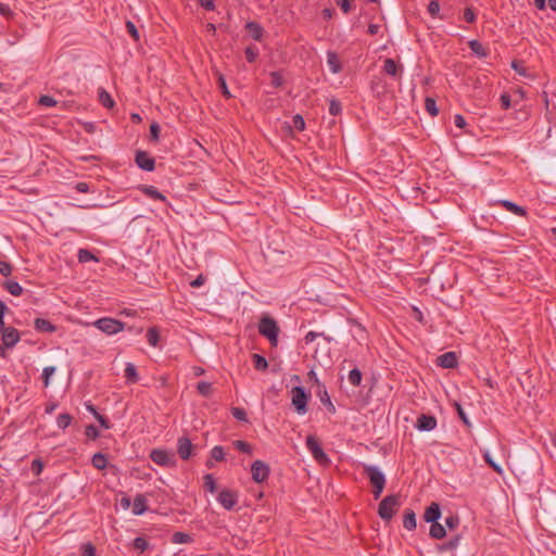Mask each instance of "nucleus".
Masks as SVG:
<instances>
[{"label":"nucleus","mask_w":556,"mask_h":556,"mask_svg":"<svg viewBox=\"0 0 556 556\" xmlns=\"http://www.w3.org/2000/svg\"><path fill=\"white\" fill-rule=\"evenodd\" d=\"M362 468L374 488L372 494L375 500H378L381 496L383 489L386 486L384 473L375 465L362 464Z\"/></svg>","instance_id":"f257e3e1"},{"label":"nucleus","mask_w":556,"mask_h":556,"mask_svg":"<svg viewBox=\"0 0 556 556\" xmlns=\"http://www.w3.org/2000/svg\"><path fill=\"white\" fill-rule=\"evenodd\" d=\"M258 332L261 336L265 337L273 346L278 344L280 329L273 317L265 315L260 319Z\"/></svg>","instance_id":"f03ea898"},{"label":"nucleus","mask_w":556,"mask_h":556,"mask_svg":"<svg viewBox=\"0 0 556 556\" xmlns=\"http://www.w3.org/2000/svg\"><path fill=\"white\" fill-rule=\"evenodd\" d=\"M400 496L396 494H391L386 496L380 503L378 507V515L384 521H390L397 508L400 507Z\"/></svg>","instance_id":"7ed1b4c3"},{"label":"nucleus","mask_w":556,"mask_h":556,"mask_svg":"<svg viewBox=\"0 0 556 556\" xmlns=\"http://www.w3.org/2000/svg\"><path fill=\"white\" fill-rule=\"evenodd\" d=\"M292 393V405L294 406L299 415H304L307 412V402L309 394L306 393L303 387L296 386L291 390Z\"/></svg>","instance_id":"20e7f679"},{"label":"nucleus","mask_w":556,"mask_h":556,"mask_svg":"<svg viewBox=\"0 0 556 556\" xmlns=\"http://www.w3.org/2000/svg\"><path fill=\"white\" fill-rule=\"evenodd\" d=\"M93 326L106 334H115L122 331L125 324L111 317H102L93 323Z\"/></svg>","instance_id":"39448f33"},{"label":"nucleus","mask_w":556,"mask_h":556,"mask_svg":"<svg viewBox=\"0 0 556 556\" xmlns=\"http://www.w3.org/2000/svg\"><path fill=\"white\" fill-rule=\"evenodd\" d=\"M306 447L312 453L314 459L321 465H328L330 463V458L324 452L320 446L317 438L313 434L307 435L306 438Z\"/></svg>","instance_id":"423d86ee"},{"label":"nucleus","mask_w":556,"mask_h":556,"mask_svg":"<svg viewBox=\"0 0 556 556\" xmlns=\"http://www.w3.org/2000/svg\"><path fill=\"white\" fill-rule=\"evenodd\" d=\"M150 458L155 464L163 467H175L176 466V457L175 454L168 452L166 450L154 448L150 452Z\"/></svg>","instance_id":"0eeeda50"},{"label":"nucleus","mask_w":556,"mask_h":556,"mask_svg":"<svg viewBox=\"0 0 556 556\" xmlns=\"http://www.w3.org/2000/svg\"><path fill=\"white\" fill-rule=\"evenodd\" d=\"M217 502L226 510H232L238 504V492L229 489H223L217 496Z\"/></svg>","instance_id":"6e6552de"},{"label":"nucleus","mask_w":556,"mask_h":556,"mask_svg":"<svg viewBox=\"0 0 556 556\" xmlns=\"http://www.w3.org/2000/svg\"><path fill=\"white\" fill-rule=\"evenodd\" d=\"M269 472H270V470L266 463H264L262 460L253 462V464L251 466V473H252V479L256 483H262L265 480H267L269 477Z\"/></svg>","instance_id":"1a4fd4ad"},{"label":"nucleus","mask_w":556,"mask_h":556,"mask_svg":"<svg viewBox=\"0 0 556 556\" xmlns=\"http://www.w3.org/2000/svg\"><path fill=\"white\" fill-rule=\"evenodd\" d=\"M137 166L143 170L152 172L155 168V160L148 152L138 150L135 155Z\"/></svg>","instance_id":"9d476101"},{"label":"nucleus","mask_w":556,"mask_h":556,"mask_svg":"<svg viewBox=\"0 0 556 556\" xmlns=\"http://www.w3.org/2000/svg\"><path fill=\"white\" fill-rule=\"evenodd\" d=\"M20 339V331L11 326H9L8 329L1 334L2 344L7 349L14 348L18 343Z\"/></svg>","instance_id":"9b49d317"},{"label":"nucleus","mask_w":556,"mask_h":556,"mask_svg":"<svg viewBox=\"0 0 556 556\" xmlns=\"http://www.w3.org/2000/svg\"><path fill=\"white\" fill-rule=\"evenodd\" d=\"M435 364L442 368L453 369L458 365L457 354L455 352H446L438 356Z\"/></svg>","instance_id":"f8f14e48"},{"label":"nucleus","mask_w":556,"mask_h":556,"mask_svg":"<svg viewBox=\"0 0 556 556\" xmlns=\"http://www.w3.org/2000/svg\"><path fill=\"white\" fill-rule=\"evenodd\" d=\"M193 445L189 438L181 437L177 440V453L179 457L187 460L192 455Z\"/></svg>","instance_id":"ddd939ff"},{"label":"nucleus","mask_w":556,"mask_h":556,"mask_svg":"<svg viewBox=\"0 0 556 556\" xmlns=\"http://www.w3.org/2000/svg\"><path fill=\"white\" fill-rule=\"evenodd\" d=\"M437 425V418L432 415L426 414H421L416 421V428L419 431H431L435 429Z\"/></svg>","instance_id":"4468645a"},{"label":"nucleus","mask_w":556,"mask_h":556,"mask_svg":"<svg viewBox=\"0 0 556 556\" xmlns=\"http://www.w3.org/2000/svg\"><path fill=\"white\" fill-rule=\"evenodd\" d=\"M441 517L440 505L435 502L431 503L425 510L424 519L426 522L434 523Z\"/></svg>","instance_id":"2eb2a0df"},{"label":"nucleus","mask_w":556,"mask_h":556,"mask_svg":"<svg viewBox=\"0 0 556 556\" xmlns=\"http://www.w3.org/2000/svg\"><path fill=\"white\" fill-rule=\"evenodd\" d=\"M147 498L143 494H137L132 502V514L140 516L147 511Z\"/></svg>","instance_id":"dca6fc26"},{"label":"nucleus","mask_w":556,"mask_h":556,"mask_svg":"<svg viewBox=\"0 0 556 556\" xmlns=\"http://www.w3.org/2000/svg\"><path fill=\"white\" fill-rule=\"evenodd\" d=\"M138 189L146 194L147 197L153 199V200H160L165 202L166 197L161 193L154 186H148V185H140Z\"/></svg>","instance_id":"f3484780"},{"label":"nucleus","mask_w":556,"mask_h":556,"mask_svg":"<svg viewBox=\"0 0 556 556\" xmlns=\"http://www.w3.org/2000/svg\"><path fill=\"white\" fill-rule=\"evenodd\" d=\"M383 71L386 74L393 76V77H400L403 74V67L396 65L395 61L393 59H386L383 64Z\"/></svg>","instance_id":"a211bd4d"},{"label":"nucleus","mask_w":556,"mask_h":556,"mask_svg":"<svg viewBox=\"0 0 556 556\" xmlns=\"http://www.w3.org/2000/svg\"><path fill=\"white\" fill-rule=\"evenodd\" d=\"M317 395L321 402L323 405H325L330 414L336 413V407L331 402V399L326 390L325 386H319V389L317 391Z\"/></svg>","instance_id":"6ab92c4d"},{"label":"nucleus","mask_w":556,"mask_h":556,"mask_svg":"<svg viewBox=\"0 0 556 556\" xmlns=\"http://www.w3.org/2000/svg\"><path fill=\"white\" fill-rule=\"evenodd\" d=\"M498 204L517 216H526L527 210L509 200H501Z\"/></svg>","instance_id":"aec40b11"},{"label":"nucleus","mask_w":556,"mask_h":556,"mask_svg":"<svg viewBox=\"0 0 556 556\" xmlns=\"http://www.w3.org/2000/svg\"><path fill=\"white\" fill-rule=\"evenodd\" d=\"M34 327L38 332L52 333L56 330V327L45 318H36L34 321Z\"/></svg>","instance_id":"412c9836"},{"label":"nucleus","mask_w":556,"mask_h":556,"mask_svg":"<svg viewBox=\"0 0 556 556\" xmlns=\"http://www.w3.org/2000/svg\"><path fill=\"white\" fill-rule=\"evenodd\" d=\"M245 29L254 40L260 41L262 39L264 29L261 24L256 22H248L245 24Z\"/></svg>","instance_id":"4be33fe9"},{"label":"nucleus","mask_w":556,"mask_h":556,"mask_svg":"<svg viewBox=\"0 0 556 556\" xmlns=\"http://www.w3.org/2000/svg\"><path fill=\"white\" fill-rule=\"evenodd\" d=\"M327 63H328L330 71L333 74H338L341 72L342 65H341L338 54L334 51L327 52Z\"/></svg>","instance_id":"5701e85b"},{"label":"nucleus","mask_w":556,"mask_h":556,"mask_svg":"<svg viewBox=\"0 0 556 556\" xmlns=\"http://www.w3.org/2000/svg\"><path fill=\"white\" fill-rule=\"evenodd\" d=\"M460 535H455L452 539H450L447 542H444L442 544H439L437 546L438 552L444 553V552H453L457 548L459 545Z\"/></svg>","instance_id":"b1692460"},{"label":"nucleus","mask_w":556,"mask_h":556,"mask_svg":"<svg viewBox=\"0 0 556 556\" xmlns=\"http://www.w3.org/2000/svg\"><path fill=\"white\" fill-rule=\"evenodd\" d=\"M125 378H126V383H128V384H134V383L138 382L139 375L137 372L136 366L132 363H126Z\"/></svg>","instance_id":"393cba45"},{"label":"nucleus","mask_w":556,"mask_h":556,"mask_svg":"<svg viewBox=\"0 0 556 556\" xmlns=\"http://www.w3.org/2000/svg\"><path fill=\"white\" fill-rule=\"evenodd\" d=\"M468 46L470 50L479 58H486L489 55V50L483 47V45L477 39L470 40Z\"/></svg>","instance_id":"a878e982"},{"label":"nucleus","mask_w":556,"mask_h":556,"mask_svg":"<svg viewBox=\"0 0 556 556\" xmlns=\"http://www.w3.org/2000/svg\"><path fill=\"white\" fill-rule=\"evenodd\" d=\"M403 526L405 529L413 531L416 529V515L413 509H406L403 518Z\"/></svg>","instance_id":"bb28decb"},{"label":"nucleus","mask_w":556,"mask_h":556,"mask_svg":"<svg viewBox=\"0 0 556 556\" xmlns=\"http://www.w3.org/2000/svg\"><path fill=\"white\" fill-rule=\"evenodd\" d=\"M429 535L432 539L441 540L446 535L445 527L438 521L434 523H431Z\"/></svg>","instance_id":"cd10ccee"},{"label":"nucleus","mask_w":556,"mask_h":556,"mask_svg":"<svg viewBox=\"0 0 556 556\" xmlns=\"http://www.w3.org/2000/svg\"><path fill=\"white\" fill-rule=\"evenodd\" d=\"M4 289L14 296H20L23 293L22 286L15 280H5L3 282Z\"/></svg>","instance_id":"c85d7f7f"},{"label":"nucleus","mask_w":556,"mask_h":556,"mask_svg":"<svg viewBox=\"0 0 556 556\" xmlns=\"http://www.w3.org/2000/svg\"><path fill=\"white\" fill-rule=\"evenodd\" d=\"M91 464L94 468L103 470L108 466V458L103 453L98 452L92 456Z\"/></svg>","instance_id":"c756f323"},{"label":"nucleus","mask_w":556,"mask_h":556,"mask_svg":"<svg viewBox=\"0 0 556 556\" xmlns=\"http://www.w3.org/2000/svg\"><path fill=\"white\" fill-rule=\"evenodd\" d=\"M174 544H189L193 541L192 536L185 532H175L170 539Z\"/></svg>","instance_id":"7c9ffc66"},{"label":"nucleus","mask_w":556,"mask_h":556,"mask_svg":"<svg viewBox=\"0 0 556 556\" xmlns=\"http://www.w3.org/2000/svg\"><path fill=\"white\" fill-rule=\"evenodd\" d=\"M99 101L104 108H108V109H111L114 105V101H113L111 94L103 88L99 89Z\"/></svg>","instance_id":"2f4dec72"},{"label":"nucleus","mask_w":556,"mask_h":556,"mask_svg":"<svg viewBox=\"0 0 556 556\" xmlns=\"http://www.w3.org/2000/svg\"><path fill=\"white\" fill-rule=\"evenodd\" d=\"M252 361H253V365H254L256 370L264 371L268 367L267 359L264 356L260 355V354H253L252 355Z\"/></svg>","instance_id":"473e14b6"},{"label":"nucleus","mask_w":556,"mask_h":556,"mask_svg":"<svg viewBox=\"0 0 556 556\" xmlns=\"http://www.w3.org/2000/svg\"><path fill=\"white\" fill-rule=\"evenodd\" d=\"M73 417L67 414H60L56 418V425L60 429H66L72 424Z\"/></svg>","instance_id":"72a5a7b5"},{"label":"nucleus","mask_w":556,"mask_h":556,"mask_svg":"<svg viewBox=\"0 0 556 556\" xmlns=\"http://www.w3.org/2000/svg\"><path fill=\"white\" fill-rule=\"evenodd\" d=\"M348 379H349V382L352 386L358 387L361 384V382H362V372H361V370L357 369V368H354V369L350 370Z\"/></svg>","instance_id":"f704fd0d"},{"label":"nucleus","mask_w":556,"mask_h":556,"mask_svg":"<svg viewBox=\"0 0 556 556\" xmlns=\"http://www.w3.org/2000/svg\"><path fill=\"white\" fill-rule=\"evenodd\" d=\"M425 108H426V111L431 115V116H437L438 113H439V110H438V106H437V102L433 98H426L425 100Z\"/></svg>","instance_id":"c9c22d12"},{"label":"nucleus","mask_w":556,"mask_h":556,"mask_svg":"<svg viewBox=\"0 0 556 556\" xmlns=\"http://www.w3.org/2000/svg\"><path fill=\"white\" fill-rule=\"evenodd\" d=\"M80 263H87L89 261H98V258L87 249H80L77 254Z\"/></svg>","instance_id":"e433bc0d"},{"label":"nucleus","mask_w":556,"mask_h":556,"mask_svg":"<svg viewBox=\"0 0 556 556\" xmlns=\"http://www.w3.org/2000/svg\"><path fill=\"white\" fill-rule=\"evenodd\" d=\"M148 343L152 346H156L160 340V333L155 328H149L147 331Z\"/></svg>","instance_id":"4c0bfd02"},{"label":"nucleus","mask_w":556,"mask_h":556,"mask_svg":"<svg viewBox=\"0 0 556 556\" xmlns=\"http://www.w3.org/2000/svg\"><path fill=\"white\" fill-rule=\"evenodd\" d=\"M204 489L211 493H214L217 489L216 481L213 477V475L207 473L204 476Z\"/></svg>","instance_id":"58836bf2"},{"label":"nucleus","mask_w":556,"mask_h":556,"mask_svg":"<svg viewBox=\"0 0 556 556\" xmlns=\"http://www.w3.org/2000/svg\"><path fill=\"white\" fill-rule=\"evenodd\" d=\"M245 59L249 63L255 62L258 56V49L254 46H249L244 50Z\"/></svg>","instance_id":"ea45409f"},{"label":"nucleus","mask_w":556,"mask_h":556,"mask_svg":"<svg viewBox=\"0 0 556 556\" xmlns=\"http://www.w3.org/2000/svg\"><path fill=\"white\" fill-rule=\"evenodd\" d=\"M149 546V542L142 536H138L132 541V547L140 552L147 551Z\"/></svg>","instance_id":"a19ab883"},{"label":"nucleus","mask_w":556,"mask_h":556,"mask_svg":"<svg viewBox=\"0 0 556 556\" xmlns=\"http://www.w3.org/2000/svg\"><path fill=\"white\" fill-rule=\"evenodd\" d=\"M198 392L203 396H210L212 393V384L206 381H200L197 384Z\"/></svg>","instance_id":"79ce46f5"},{"label":"nucleus","mask_w":556,"mask_h":556,"mask_svg":"<svg viewBox=\"0 0 556 556\" xmlns=\"http://www.w3.org/2000/svg\"><path fill=\"white\" fill-rule=\"evenodd\" d=\"M292 127L298 131H303L305 129V121L300 114H295L292 117Z\"/></svg>","instance_id":"37998d69"},{"label":"nucleus","mask_w":556,"mask_h":556,"mask_svg":"<svg viewBox=\"0 0 556 556\" xmlns=\"http://www.w3.org/2000/svg\"><path fill=\"white\" fill-rule=\"evenodd\" d=\"M217 81H218V87H219L223 96L227 99L231 98V93L227 87L226 79H225L224 75L219 74Z\"/></svg>","instance_id":"c03bdc74"},{"label":"nucleus","mask_w":556,"mask_h":556,"mask_svg":"<svg viewBox=\"0 0 556 556\" xmlns=\"http://www.w3.org/2000/svg\"><path fill=\"white\" fill-rule=\"evenodd\" d=\"M233 445L241 453H245V454H251L252 453L251 445L248 442H245V441L237 440V441L233 442Z\"/></svg>","instance_id":"a18cd8bd"},{"label":"nucleus","mask_w":556,"mask_h":556,"mask_svg":"<svg viewBox=\"0 0 556 556\" xmlns=\"http://www.w3.org/2000/svg\"><path fill=\"white\" fill-rule=\"evenodd\" d=\"M483 458H484L485 463H486V464H488V465H489V466H490V467H491L495 472H497V473H500V475L503 472L502 467L491 458V455H490V453H489V452H484V454H483Z\"/></svg>","instance_id":"49530a36"},{"label":"nucleus","mask_w":556,"mask_h":556,"mask_svg":"<svg viewBox=\"0 0 556 556\" xmlns=\"http://www.w3.org/2000/svg\"><path fill=\"white\" fill-rule=\"evenodd\" d=\"M80 551L83 556H96L97 554L94 545L90 542L84 543L80 547Z\"/></svg>","instance_id":"de8ad7c7"},{"label":"nucleus","mask_w":556,"mask_h":556,"mask_svg":"<svg viewBox=\"0 0 556 556\" xmlns=\"http://www.w3.org/2000/svg\"><path fill=\"white\" fill-rule=\"evenodd\" d=\"M54 372H55V367L54 366H47V367L43 368V370H42V380H43L45 387L49 386L50 378H51V376Z\"/></svg>","instance_id":"09e8293b"},{"label":"nucleus","mask_w":556,"mask_h":556,"mask_svg":"<svg viewBox=\"0 0 556 556\" xmlns=\"http://www.w3.org/2000/svg\"><path fill=\"white\" fill-rule=\"evenodd\" d=\"M341 103L336 99H331L329 102V113L333 116H338L341 113Z\"/></svg>","instance_id":"8fccbe9b"},{"label":"nucleus","mask_w":556,"mask_h":556,"mask_svg":"<svg viewBox=\"0 0 556 556\" xmlns=\"http://www.w3.org/2000/svg\"><path fill=\"white\" fill-rule=\"evenodd\" d=\"M85 434L90 440H96L100 437L98 428L93 425H88L85 429Z\"/></svg>","instance_id":"3c124183"},{"label":"nucleus","mask_w":556,"mask_h":556,"mask_svg":"<svg viewBox=\"0 0 556 556\" xmlns=\"http://www.w3.org/2000/svg\"><path fill=\"white\" fill-rule=\"evenodd\" d=\"M211 456L216 462H222L225 458V452L222 446H214L211 451Z\"/></svg>","instance_id":"603ef678"},{"label":"nucleus","mask_w":556,"mask_h":556,"mask_svg":"<svg viewBox=\"0 0 556 556\" xmlns=\"http://www.w3.org/2000/svg\"><path fill=\"white\" fill-rule=\"evenodd\" d=\"M232 416L240 421H248L247 412L241 407L231 408Z\"/></svg>","instance_id":"864d4df0"},{"label":"nucleus","mask_w":556,"mask_h":556,"mask_svg":"<svg viewBox=\"0 0 556 556\" xmlns=\"http://www.w3.org/2000/svg\"><path fill=\"white\" fill-rule=\"evenodd\" d=\"M126 29L128 34L134 38L135 41L139 40V31L136 25L131 21L126 22Z\"/></svg>","instance_id":"5fc2aeb1"},{"label":"nucleus","mask_w":556,"mask_h":556,"mask_svg":"<svg viewBox=\"0 0 556 556\" xmlns=\"http://www.w3.org/2000/svg\"><path fill=\"white\" fill-rule=\"evenodd\" d=\"M270 78H271V85L275 87V88H279L282 86L283 84V77L280 73L278 72H271L270 73Z\"/></svg>","instance_id":"6e6d98bb"},{"label":"nucleus","mask_w":556,"mask_h":556,"mask_svg":"<svg viewBox=\"0 0 556 556\" xmlns=\"http://www.w3.org/2000/svg\"><path fill=\"white\" fill-rule=\"evenodd\" d=\"M160 131H161L160 125L156 122H153L150 125V137H151L152 141H157L159 140Z\"/></svg>","instance_id":"4d7b16f0"},{"label":"nucleus","mask_w":556,"mask_h":556,"mask_svg":"<svg viewBox=\"0 0 556 556\" xmlns=\"http://www.w3.org/2000/svg\"><path fill=\"white\" fill-rule=\"evenodd\" d=\"M444 522L448 529H455L459 525V518L455 515H450L445 518Z\"/></svg>","instance_id":"13d9d810"},{"label":"nucleus","mask_w":556,"mask_h":556,"mask_svg":"<svg viewBox=\"0 0 556 556\" xmlns=\"http://www.w3.org/2000/svg\"><path fill=\"white\" fill-rule=\"evenodd\" d=\"M0 15L9 20L13 17L14 13L9 4L0 2Z\"/></svg>","instance_id":"bf43d9fd"},{"label":"nucleus","mask_w":556,"mask_h":556,"mask_svg":"<svg viewBox=\"0 0 556 556\" xmlns=\"http://www.w3.org/2000/svg\"><path fill=\"white\" fill-rule=\"evenodd\" d=\"M428 12L431 16H437L440 12V3L437 0H431L428 4Z\"/></svg>","instance_id":"052dcab7"},{"label":"nucleus","mask_w":556,"mask_h":556,"mask_svg":"<svg viewBox=\"0 0 556 556\" xmlns=\"http://www.w3.org/2000/svg\"><path fill=\"white\" fill-rule=\"evenodd\" d=\"M38 103L42 106H54L56 104V100L50 96H41Z\"/></svg>","instance_id":"680f3d73"},{"label":"nucleus","mask_w":556,"mask_h":556,"mask_svg":"<svg viewBox=\"0 0 556 556\" xmlns=\"http://www.w3.org/2000/svg\"><path fill=\"white\" fill-rule=\"evenodd\" d=\"M12 273V265L8 262L0 261V274L8 277Z\"/></svg>","instance_id":"e2e57ef3"},{"label":"nucleus","mask_w":556,"mask_h":556,"mask_svg":"<svg viewBox=\"0 0 556 556\" xmlns=\"http://www.w3.org/2000/svg\"><path fill=\"white\" fill-rule=\"evenodd\" d=\"M464 20L467 22V23H473L476 21V13L473 11V9L471 8H466L465 11H464Z\"/></svg>","instance_id":"0e129e2a"},{"label":"nucleus","mask_w":556,"mask_h":556,"mask_svg":"<svg viewBox=\"0 0 556 556\" xmlns=\"http://www.w3.org/2000/svg\"><path fill=\"white\" fill-rule=\"evenodd\" d=\"M43 465L39 459H34L31 462V471L35 476H39L42 471Z\"/></svg>","instance_id":"69168bd1"},{"label":"nucleus","mask_w":556,"mask_h":556,"mask_svg":"<svg viewBox=\"0 0 556 556\" xmlns=\"http://www.w3.org/2000/svg\"><path fill=\"white\" fill-rule=\"evenodd\" d=\"M500 101L502 109L508 110L510 108V96L508 93L501 94Z\"/></svg>","instance_id":"338daca9"},{"label":"nucleus","mask_w":556,"mask_h":556,"mask_svg":"<svg viewBox=\"0 0 556 556\" xmlns=\"http://www.w3.org/2000/svg\"><path fill=\"white\" fill-rule=\"evenodd\" d=\"M199 4L205 9L206 11H214L215 10V2L214 0H199Z\"/></svg>","instance_id":"774afa93"}]
</instances>
